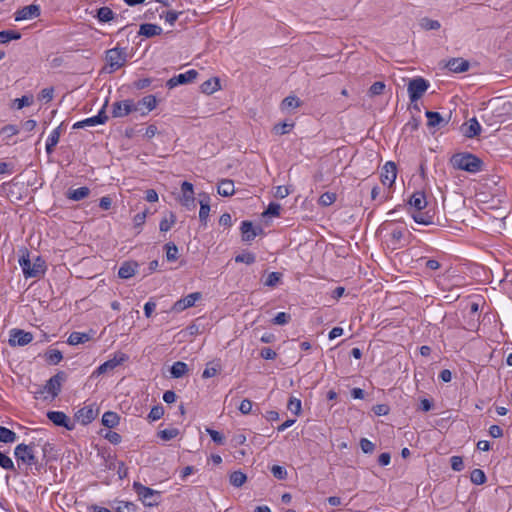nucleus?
<instances>
[{"label":"nucleus","mask_w":512,"mask_h":512,"mask_svg":"<svg viewBox=\"0 0 512 512\" xmlns=\"http://www.w3.org/2000/svg\"><path fill=\"white\" fill-rule=\"evenodd\" d=\"M156 106L157 99L154 95H147L137 102L134 101L135 112L139 113L141 116L147 115L154 110Z\"/></svg>","instance_id":"obj_14"},{"label":"nucleus","mask_w":512,"mask_h":512,"mask_svg":"<svg viewBox=\"0 0 512 512\" xmlns=\"http://www.w3.org/2000/svg\"><path fill=\"white\" fill-rule=\"evenodd\" d=\"M217 192L223 197L231 196L235 193V187L232 180L224 179L220 181Z\"/></svg>","instance_id":"obj_30"},{"label":"nucleus","mask_w":512,"mask_h":512,"mask_svg":"<svg viewBox=\"0 0 512 512\" xmlns=\"http://www.w3.org/2000/svg\"><path fill=\"white\" fill-rule=\"evenodd\" d=\"M105 106L106 104L102 107V109L98 112L97 115L74 123L72 128L81 129L104 124L108 120V116L105 113Z\"/></svg>","instance_id":"obj_9"},{"label":"nucleus","mask_w":512,"mask_h":512,"mask_svg":"<svg viewBox=\"0 0 512 512\" xmlns=\"http://www.w3.org/2000/svg\"><path fill=\"white\" fill-rule=\"evenodd\" d=\"M187 372H188V365L182 361L174 362L170 369V373L173 378H181Z\"/></svg>","instance_id":"obj_32"},{"label":"nucleus","mask_w":512,"mask_h":512,"mask_svg":"<svg viewBox=\"0 0 512 512\" xmlns=\"http://www.w3.org/2000/svg\"><path fill=\"white\" fill-rule=\"evenodd\" d=\"M201 298H202V294L200 292L190 293V294L186 295L185 297L176 301L173 304L171 311L175 312V313H180L190 307H193L195 305V303L198 300H200Z\"/></svg>","instance_id":"obj_10"},{"label":"nucleus","mask_w":512,"mask_h":512,"mask_svg":"<svg viewBox=\"0 0 512 512\" xmlns=\"http://www.w3.org/2000/svg\"><path fill=\"white\" fill-rule=\"evenodd\" d=\"M178 434L179 430L177 428H168L158 432V436L165 441L175 438Z\"/></svg>","instance_id":"obj_55"},{"label":"nucleus","mask_w":512,"mask_h":512,"mask_svg":"<svg viewBox=\"0 0 512 512\" xmlns=\"http://www.w3.org/2000/svg\"><path fill=\"white\" fill-rule=\"evenodd\" d=\"M115 509L117 512H134L135 505L132 502L119 501Z\"/></svg>","instance_id":"obj_63"},{"label":"nucleus","mask_w":512,"mask_h":512,"mask_svg":"<svg viewBox=\"0 0 512 512\" xmlns=\"http://www.w3.org/2000/svg\"><path fill=\"white\" fill-rule=\"evenodd\" d=\"M405 233L406 229L404 227L393 225L388 234V241L394 249L401 248L404 246L403 242Z\"/></svg>","instance_id":"obj_19"},{"label":"nucleus","mask_w":512,"mask_h":512,"mask_svg":"<svg viewBox=\"0 0 512 512\" xmlns=\"http://www.w3.org/2000/svg\"><path fill=\"white\" fill-rule=\"evenodd\" d=\"M14 456L18 464L23 463L32 466L37 462L33 445L18 444L14 449Z\"/></svg>","instance_id":"obj_6"},{"label":"nucleus","mask_w":512,"mask_h":512,"mask_svg":"<svg viewBox=\"0 0 512 512\" xmlns=\"http://www.w3.org/2000/svg\"><path fill=\"white\" fill-rule=\"evenodd\" d=\"M281 205L275 202L269 203L267 209L263 212V216L278 217L280 215Z\"/></svg>","instance_id":"obj_50"},{"label":"nucleus","mask_w":512,"mask_h":512,"mask_svg":"<svg viewBox=\"0 0 512 512\" xmlns=\"http://www.w3.org/2000/svg\"><path fill=\"white\" fill-rule=\"evenodd\" d=\"M176 222V217L174 214H170L169 217H165L163 218L161 221H160V224H159V229L161 232H167L169 231L172 226L175 224Z\"/></svg>","instance_id":"obj_46"},{"label":"nucleus","mask_w":512,"mask_h":512,"mask_svg":"<svg viewBox=\"0 0 512 512\" xmlns=\"http://www.w3.org/2000/svg\"><path fill=\"white\" fill-rule=\"evenodd\" d=\"M97 17L101 22H109L114 19V12L109 7H101L98 9Z\"/></svg>","instance_id":"obj_43"},{"label":"nucleus","mask_w":512,"mask_h":512,"mask_svg":"<svg viewBox=\"0 0 512 512\" xmlns=\"http://www.w3.org/2000/svg\"><path fill=\"white\" fill-rule=\"evenodd\" d=\"M282 274L279 272H271L267 275L264 285L267 287H275L281 280Z\"/></svg>","instance_id":"obj_54"},{"label":"nucleus","mask_w":512,"mask_h":512,"mask_svg":"<svg viewBox=\"0 0 512 512\" xmlns=\"http://www.w3.org/2000/svg\"><path fill=\"white\" fill-rule=\"evenodd\" d=\"M384 89L385 84L383 82L377 81L370 86L368 93L370 96H377L382 94Z\"/></svg>","instance_id":"obj_62"},{"label":"nucleus","mask_w":512,"mask_h":512,"mask_svg":"<svg viewBox=\"0 0 512 512\" xmlns=\"http://www.w3.org/2000/svg\"><path fill=\"white\" fill-rule=\"evenodd\" d=\"M271 473L278 480H285L287 478V470L285 467L280 465H273L271 468Z\"/></svg>","instance_id":"obj_56"},{"label":"nucleus","mask_w":512,"mask_h":512,"mask_svg":"<svg viewBox=\"0 0 512 512\" xmlns=\"http://www.w3.org/2000/svg\"><path fill=\"white\" fill-rule=\"evenodd\" d=\"M291 320V315L286 312H279L275 315L272 323L275 325H285Z\"/></svg>","instance_id":"obj_57"},{"label":"nucleus","mask_w":512,"mask_h":512,"mask_svg":"<svg viewBox=\"0 0 512 512\" xmlns=\"http://www.w3.org/2000/svg\"><path fill=\"white\" fill-rule=\"evenodd\" d=\"M41 14V8L38 4H31L28 6H24L21 9H18L14 13L15 21H24V20H31L34 18L39 17Z\"/></svg>","instance_id":"obj_12"},{"label":"nucleus","mask_w":512,"mask_h":512,"mask_svg":"<svg viewBox=\"0 0 512 512\" xmlns=\"http://www.w3.org/2000/svg\"><path fill=\"white\" fill-rule=\"evenodd\" d=\"M256 261V256L252 252H244L235 257V262L237 263H245L247 265H251Z\"/></svg>","instance_id":"obj_47"},{"label":"nucleus","mask_w":512,"mask_h":512,"mask_svg":"<svg viewBox=\"0 0 512 512\" xmlns=\"http://www.w3.org/2000/svg\"><path fill=\"white\" fill-rule=\"evenodd\" d=\"M336 201V194L331 192L323 193L319 198V203L323 206H330Z\"/></svg>","instance_id":"obj_59"},{"label":"nucleus","mask_w":512,"mask_h":512,"mask_svg":"<svg viewBox=\"0 0 512 512\" xmlns=\"http://www.w3.org/2000/svg\"><path fill=\"white\" fill-rule=\"evenodd\" d=\"M220 89L218 78H211L201 84V91L205 94H213Z\"/></svg>","instance_id":"obj_34"},{"label":"nucleus","mask_w":512,"mask_h":512,"mask_svg":"<svg viewBox=\"0 0 512 512\" xmlns=\"http://www.w3.org/2000/svg\"><path fill=\"white\" fill-rule=\"evenodd\" d=\"M0 467L5 469V470H7V471H13L14 472L16 470L14 462L12 461V459L8 455H6V454H4L2 452H0Z\"/></svg>","instance_id":"obj_48"},{"label":"nucleus","mask_w":512,"mask_h":512,"mask_svg":"<svg viewBox=\"0 0 512 512\" xmlns=\"http://www.w3.org/2000/svg\"><path fill=\"white\" fill-rule=\"evenodd\" d=\"M461 131L465 137L474 138L480 134L481 125L478 120L473 117L461 126Z\"/></svg>","instance_id":"obj_21"},{"label":"nucleus","mask_w":512,"mask_h":512,"mask_svg":"<svg viewBox=\"0 0 512 512\" xmlns=\"http://www.w3.org/2000/svg\"><path fill=\"white\" fill-rule=\"evenodd\" d=\"M47 418L56 426L65 427L69 430L73 428L70 419L62 411H49L47 413Z\"/></svg>","instance_id":"obj_20"},{"label":"nucleus","mask_w":512,"mask_h":512,"mask_svg":"<svg viewBox=\"0 0 512 512\" xmlns=\"http://www.w3.org/2000/svg\"><path fill=\"white\" fill-rule=\"evenodd\" d=\"M61 135V126L56 127L51 131L47 140L45 149L48 154H51L54 151L55 146L58 144Z\"/></svg>","instance_id":"obj_26"},{"label":"nucleus","mask_w":512,"mask_h":512,"mask_svg":"<svg viewBox=\"0 0 512 512\" xmlns=\"http://www.w3.org/2000/svg\"><path fill=\"white\" fill-rule=\"evenodd\" d=\"M166 250V258L169 262H174L178 259V247L172 243L169 242L165 245Z\"/></svg>","instance_id":"obj_44"},{"label":"nucleus","mask_w":512,"mask_h":512,"mask_svg":"<svg viewBox=\"0 0 512 512\" xmlns=\"http://www.w3.org/2000/svg\"><path fill=\"white\" fill-rule=\"evenodd\" d=\"M450 163L454 169L466 171L471 174L479 173L483 170L484 163L476 155L469 152H460L454 154Z\"/></svg>","instance_id":"obj_1"},{"label":"nucleus","mask_w":512,"mask_h":512,"mask_svg":"<svg viewBox=\"0 0 512 512\" xmlns=\"http://www.w3.org/2000/svg\"><path fill=\"white\" fill-rule=\"evenodd\" d=\"M90 189L86 186L79 187L77 189H71L67 193V198L73 201H80L88 197Z\"/></svg>","instance_id":"obj_31"},{"label":"nucleus","mask_w":512,"mask_h":512,"mask_svg":"<svg viewBox=\"0 0 512 512\" xmlns=\"http://www.w3.org/2000/svg\"><path fill=\"white\" fill-rule=\"evenodd\" d=\"M470 480L473 484L482 485L486 482L487 478L483 470L474 469L470 474Z\"/></svg>","instance_id":"obj_42"},{"label":"nucleus","mask_w":512,"mask_h":512,"mask_svg":"<svg viewBox=\"0 0 512 512\" xmlns=\"http://www.w3.org/2000/svg\"><path fill=\"white\" fill-rule=\"evenodd\" d=\"M133 489L145 506L152 507L158 505L160 499V493L158 491L144 486L139 482L133 483Z\"/></svg>","instance_id":"obj_3"},{"label":"nucleus","mask_w":512,"mask_h":512,"mask_svg":"<svg viewBox=\"0 0 512 512\" xmlns=\"http://www.w3.org/2000/svg\"><path fill=\"white\" fill-rule=\"evenodd\" d=\"M90 339H91L90 334L85 333V332L75 331L69 335V337L67 339V343L69 345L75 346V345H79V344H84V343L88 342Z\"/></svg>","instance_id":"obj_29"},{"label":"nucleus","mask_w":512,"mask_h":512,"mask_svg":"<svg viewBox=\"0 0 512 512\" xmlns=\"http://www.w3.org/2000/svg\"><path fill=\"white\" fill-rule=\"evenodd\" d=\"M19 265L25 278H37L44 275L46 271L45 261L38 256L31 262L28 251L20 257Z\"/></svg>","instance_id":"obj_2"},{"label":"nucleus","mask_w":512,"mask_h":512,"mask_svg":"<svg viewBox=\"0 0 512 512\" xmlns=\"http://www.w3.org/2000/svg\"><path fill=\"white\" fill-rule=\"evenodd\" d=\"M397 177V167L392 161H388L384 164L381 170L380 179L383 185L391 187Z\"/></svg>","instance_id":"obj_15"},{"label":"nucleus","mask_w":512,"mask_h":512,"mask_svg":"<svg viewBox=\"0 0 512 512\" xmlns=\"http://www.w3.org/2000/svg\"><path fill=\"white\" fill-rule=\"evenodd\" d=\"M206 432L210 435L211 439L218 445L224 444V436L211 428H206Z\"/></svg>","instance_id":"obj_64"},{"label":"nucleus","mask_w":512,"mask_h":512,"mask_svg":"<svg viewBox=\"0 0 512 512\" xmlns=\"http://www.w3.org/2000/svg\"><path fill=\"white\" fill-rule=\"evenodd\" d=\"M429 82L422 78L416 77L409 81L407 91L411 102L418 101L429 88Z\"/></svg>","instance_id":"obj_4"},{"label":"nucleus","mask_w":512,"mask_h":512,"mask_svg":"<svg viewBox=\"0 0 512 512\" xmlns=\"http://www.w3.org/2000/svg\"><path fill=\"white\" fill-rule=\"evenodd\" d=\"M98 415V409L95 408L94 405H88L84 406L83 408L79 409L75 417L78 422H80L83 425H87L91 423Z\"/></svg>","instance_id":"obj_18"},{"label":"nucleus","mask_w":512,"mask_h":512,"mask_svg":"<svg viewBox=\"0 0 512 512\" xmlns=\"http://www.w3.org/2000/svg\"><path fill=\"white\" fill-rule=\"evenodd\" d=\"M21 38V34L14 30H3L0 31V43L4 44L11 40H18Z\"/></svg>","instance_id":"obj_40"},{"label":"nucleus","mask_w":512,"mask_h":512,"mask_svg":"<svg viewBox=\"0 0 512 512\" xmlns=\"http://www.w3.org/2000/svg\"><path fill=\"white\" fill-rule=\"evenodd\" d=\"M107 69L113 73L126 63V52L124 49L112 48L106 52Z\"/></svg>","instance_id":"obj_5"},{"label":"nucleus","mask_w":512,"mask_h":512,"mask_svg":"<svg viewBox=\"0 0 512 512\" xmlns=\"http://www.w3.org/2000/svg\"><path fill=\"white\" fill-rule=\"evenodd\" d=\"M128 360V356L123 352H117L113 355V357L104 363H102L100 366H98L92 373V376H99L102 375L108 371L114 370L116 367L124 363Z\"/></svg>","instance_id":"obj_7"},{"label":"nucleus","mask_w":512,"mask_h":512,"mask_svg":"<svg viewBox=\"0 0 512 512\" xmlns=\"http://www.w3.org/2000/svg\"><path fill=\"white\" fill-rule=\"evenodd\" d=\"M287 409L295 415L301 412V400L296 397H291L287 404Z\"/></svg>","instance_id":"obj_53"},{"label":"nucleus","mask_w":512,"mask_h":512,"mask_svg":"<svg viewBox=\"0 0 512 512\" xmlns=\"http://www.w3.org/2000/svg\"><path fill=\"white\" fill-rule=\"evenodd\" d=\"M420 26L425 30H438L441 24L438 20H433L428 17H424L420 20Z\"/></svg>","instance_id":"obj_45"},{"label":"nucleus","mask_w":512,"mask_h":512,"mask_svg":"<svg viewBox=\"0 0 512 512\" xmlns=\"http://www.w3.org/2000/svg\"><path fill=\"white\" fill-rule=\"evenodd\" d=\"M162 31V28L157 24L144 23L140 25L138 34L147 38H151L161 35Z\"/></svg>","instance_id":"obj_23"},{"label":"nucleus","mask_w":512,"mask_h":512,"mask_svg":"<svg viewBox=\"0 0 512 512\" xmlns=\"http://www.w3.org/2000/svg\"><path fill=\"white\" fill-rule=\"evenodd\" d=\"M110 469H115L117 471V474H118V477L120 479H124L128 476V468L127 466L125 465L124 462L120 461L118 463H115V464H111L109 466Z\"/></svg>","instance_id":"obj_51"},{"label":"nucleus","mask_w":512,"mask_h":512,"mask_svg":"<svg viewBox=\"0 0 512 512\" xmlns=\"http://www.w3.org/2000/svg\"><path fill=\"white\" fill-rule=\"evenodd\" d=\"M17 439L18 436L14 431L4 426H0V442L9 444L16 442Z\"/></svg>","instance_id":"obj_36"},{"label":"nucleus","mask_w":512,"mask_h":512,"mask_svg":"<svg viewBox=\"0 0 512 512\" xmlns=\"http://www.w3.org/2000/svg\"><path fill=\"white\" fill-rule=\"evenodd\" d=\"M446 67L455 73H462L469 69V62L462 58H452L447 62Z\"/></svg>","instance_id":"obj_25"},{"label":"nucleus","mask_w":512,"mask_h":512,"mask_svg":"<svg viewBox=\"0 0 512 512\" xmlns=\"http://www.w3.org/2000/svg\"><path fill=\"white\" fill-rule=\"evenodd\" d=\"M204 199L200 200L199 219L206 224L210 212L209 196L204 194Z\"/></svg>","instance_id":"obj_35"},{"label":"nucleus","mask_w":512,"mask_h":512,"mask_svg":"<svg viewBox=\"0 0 512 512\" xmlns=\"http://www.w3.org/2000/svg\"><path fill=\"white\" fill-rule=\"evenodd\" d=\"M425 115L428 120L427 124L430 127H437L444 121L443 117L438 112L426 111Z\"/></svg>","instance_id":"obj_38"},{"label":"nucleus","mask_w":512,"mask_h":512,"mask_svg":"<svg viewBox=\"0 0 512 512\" xmlns=\"http://www.w3.org/2000/svg\"><path fill=\"white\" fill-rule=\"evenodd\" d=\"M33 340V335L21 329H12L10 331L9 344L11 346H25Z\"/></svg>","instance_id":"obj_16"},{"label":"nucleus","mask_w":512,"mask_h":512,"mask_svg":"<svg viewBox=\"0 0 512 512\" xmlns=\"http://www.w3.org/2000/svg\"><path fill=\"white\" fill-rule=\"evenodd\" d=\"M180 15V12L176 11H167L165 13L160 14V18L164 19L166 23L169 25H174V23L177 21L178 17Z\"/></svg>","instance_id":"obj_58"},{"label":"nucleus","mask_w":512,"mask_h":512,"mask_svg":"<svg viewBox=\"0 0 512 512\" xmlns=\"http://www.w3.org/2000/svg\"><path fill=\"white\" fill-rule=\"evenodd\" d=\"M164 414V409L162 406L160 405H157V406H154L149 414H148V419L150 421H156V420H159Z\"/></svg>","instance_id":"obj_61"},{"label":"nucleus","mask_w":512,"mask_h":512,"mask_svg":"<svg viewBox=\"0 0 512 512\" xmlns=\"http://www.w3.org/2000/svg\"><path fill=\"white\" fill-rule=\"evenodd\" d=\"M247 480L242 471H234L229 477L230 484L234 487H241Z\"/></svg>","instance_id":"obj_37"},{"label":"nucleus","mask_w":512,"mask_h":512,"mask_svg":"<svg viewBox=\"0 0 512 512\" xmlns=\"http://www.w3.org/2000/svg\"><path fill=\"white\" fill-rule=\"evenodd\" d=\"M301 100L296 96H287L280 104V109L283 112H291L292 110L300 107Z\"/></svg>","instance_id":"obj_28"},{"label":"nucleus","mask_w":512,"mask_h":512,"mask_svg":"<svg viewBox=\"0 0 512 512\" xmlns=\"http://www.w3.org/2000/svg\"><path fill=\"white\" fill-rule=\"evenodd\" d=\"M138 264L136 262L126 261L122 263L118 270V276L122 279H129L137 272Z\"/></svg>","instance_id":"obj_24"},{"label":"nucleus","mask_w":512,"mask_h":512,"mask_svg":"<svg viewBox=\"0 0 512 512\" xmlns=\"http://www.w3.org/2000/svg\"><path fill=\"white\" fill-rule=\"evenodd\" d=\"M66 379V374L62 371L58 372L46 381L42 393L46 392L51 397L55 398L61 391L62 383Z\"/></svg>","instance_id":"obj_8"},{"label":"nucleus","mask_w":512,"mask_h":512,"mask_svg":"<svg viewBox=\"0 0 512 512\" xmlns=\"http://www.w3.org/2000/svg\"><path fill=\"white\" fill-rule=\"evenodd\" d=\"M198 76V72L194 69L188 70L184 73H180L166 82V86L169 89H173L178 85H183L194 81Z\"/></svg>","instance_id":"obj_13"},{"label":"nucleus","mask_w":512,"mask_h":512,"mask_svg":"<svg viewBox=\"0 0 512 512\" xmlns=\"http://www.w3.org/2000/svg\"><path fill=\"white\" fill-rule=\"evenodd\" d=\"M45 358L50 364L56 365L62 360L63 355L62 352L57 349H49L45 353Z\"/></svg>","instance_id":"obj_41"},{"label":"nucleus","mask_w":512,"mask_h":512,"mask_svg":"<svg viewBox=\"0 0 512 512\" xmlns=\"http://www.w3.org/2000/svg\"><path fill=\"white\" fill-rule=\"evenodd\" d=\"M240 230L242 234V240L245 242H251L262 229L260 227L253 226L252 222L250 221H243L241 223Z\"/></svg>","instance_id":"obj_22"},{"label":"nucleus","mask_w":512,"mask_h":512,"mask_svg":"<svg viewBox=\"0 0 512 512\" xmlns=\"http://www.w3.org/2000/svg\"><path fill=\"white\" fill-rule=\"evenodd\" d=\"M409 204L411 207L415 208L417 211H421L427 205L426 196L423 192L417 191L412 194L409 200Z\"/></svg>","instance_id":"obj_27"},{"label":"nucleus","mask_w":512,"mask_h":512,"mask_svg":"<svg viewBox=\"0 0 512 512\" xmlns=\"http://www.w3.org/2000/svg\"><path fill=\"white\" fill-rule=\"evenodd\" d=\"M18 133L19 130L15 125H6L0 131V134L3 136L4 140H8L9 138L17 135Z\"/></svg>","instance_id":"obj_52"},{"label":"nucleus","mask_w":512,"mask_h":512,"mask_svg":"<svg viewBox=\"0 0 512 512\" xmlns=\"http://www.w3.org/2000/svg\"><path fill=\"white\" fill-rule=\"evenodd\" d=\"M293 127H294L293 123L283 122V123H279V124L275 125L274 131L276 134L284 135V134L289 133Z\"/></svg>","instance_id":"obj_60"},{"label":"nucleus","mask_w":512,"mask_h":512,"mask_svg":"<svg viewBox=\"0 0 512 512\" xmlns=\"http://www.w3.org/2000/svg\"><path fill=\"white\" fill-rule=\"evenodd\" d=\"M133 112H135V107L134 101L132 99H126L113 103L112 116L115 118H122Z\"/></svg>","instance_id":"obj_11"},{"label":"nucleus","mask_w":512,"mask_h":512,"mask_svg":"<svg viewBox=\"0 0 512 512\" xmlns=\"http://www.w3.org/2000/svg\"><path fill=\"white\" fill-rule=\"evenodd\" d=\"M119 416L113 411H107L102 416V424L108 428H114L119 424Z\"/></svg>","instance_id":"obj_33"},{"label":"nucleus","mask_w":512,"mask_h":512,"mask_svg":"<svg viewBox=\"0 0 512 512\" xmlns=\"http://www.w3.org/2000/svg\"><path fill=\"white\" fill-rule=\"evenodd\" d=\"M180 202L183 206H185L188 209H190L191 207H195V196L192 183L184 181L181 184Z\"/></svg>","instance_id":"obj_17"},{"label":"nucleus","mask_w":512,"mask_h":512,"mask_svg":"<svg viewBox=\"0 0 512 512\" xmlns=\"http://www.w3.org/2000/svg\"><path fill=\"white\" fill-rule=\"evenodd\" d=\"M414 221L418 224L422 225H430L433 223V216L429 213H422L421 211H417L412 215Z\"/></svg>","instance_id":"obj_39"},{"label":"nucleus","mask_w":512,"mask_h":512,"mask_svg":"<svg viewBox=\"0 0 512 512\" xmlns=\"http://www.w3.org/2000/svg\"><path fill=\"white\" fill-rule=\"evenodd\" d=\"M32 103H33V97L24 95L21 98H16L13 101V107L20 110L25 106H30Z\"/></svg>","instance_id":"obj_49"}]
</instances>
